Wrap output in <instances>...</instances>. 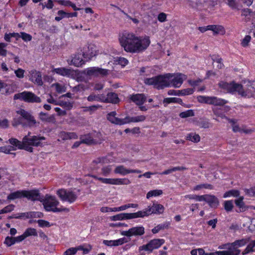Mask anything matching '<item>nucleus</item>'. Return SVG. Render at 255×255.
I'll use <instances>...</instances> for the list:
<instances>
[{
    "label": "nucleus",
    "instance_id": "1",
    "mask_svg": "<svg viewBox=\"0 0 255 255\" xmlns=\"http://www.w3.org/2000/svg\"><path fill=\"white\" fill-rule=\"evenodd\" d=\"M186 78V76L181 73L177 74L176 76H174L170 73H167L152 78H145L144 81L145 84L153 85L155 88L160 90L171 86L175 88H179Z\"/></svg>",
    "mask_w": 255,
    "mask_h": 255
},
{
    "label": "nucleus",
    "instance_id": "2",
    "mask_svg": "<svg viewBox=\"0 0 255 255\" xmlns=\"http://www.w3.org/2000/svg\"><path fill=\"white\" fill-rule=\"evenodd\" d=\"M119 40L125 50L131 53L139 52L146 49L150 43L149 37L140 39L133 33L128 32H124Z\"/></svg>",
    "mask_w": 255,
    "mask_h": 255
},
{
    "label": "nucleus",
    "instance_id": "3",
    "mask_svg": "<svg viewBox=\"0 0 255 255\" xmlns=\"http://www.w3.org/2000/svg\"><path fill=\"white\" fill-rule=\"evenodd\" d=\"M219 86L220 88L228 93L232 94L238 93L239 95L243 97L251 98L255 93V88L250 83H248L247 85L244 86L234 82L229 83L224 81H221L219 83Z\"/></svg>",
    "mask_w": 255,
    "mask_h": 255
},
{
    "label": "nucleus",
    "instance_id": "4",
    "mask_svg": "<svg viewBox=\"0 0 255 255\" xmlns=\"http://www.w3.org/2000/svg\"><path fill=\"white\" fill-rule=\"evenodd\" d=\"M20 116L17 119H15L12 123V126L16 127L19 125L23 127H32L36 124V121L32 114L24 109H20L16 111Z\"/></svg>",
    "mask_w": 255,
    "mask_h": 255
},
{
    "label": "nucleus",
    "instance_id": "5",
    "mask_svg": "<svg viewBox=\"0 0 255 255\" xmlns=\"http://www.w3.org/2000/svg\"><path fill=\"white\" fill-rule=\"evenodd\" d=\"M45 139V137L40 135H31L29 132L26 135L23 137L24 150L32 152L33 148L32 146H42V141Z\"/></svg>",
    "mask_w": 255,
    "mask_h": 255
},
{
    "label": "nucleus",
    "instance_id": "6",
    "mask_svg": "<svg viewBox=\"0 0 255 255\" xmlns=\"http://www.w3.org/2000/svg\"><path fill=\"white\" fill-rule=\"evenodd\" d=\"M43 203L44 209L46 211L53 212H59L63 211H67V208H58L57 206L59 204L56 197L46 194L45 197L43 196Z\"/></svg>",
    "mask_w": 255,
    "mask_h": 255
},
{
    "label": "nucleus",
    "instance_id": "7",
    "mask_svg": "<svg viewBox=\"0 0 255 255\" xmlns=\"http://www.w3.org/2000/svg\"><path fill=\"white\" fill-rule=\"evenodd\" d=\"M13 99L19 100L27 103H40L41 102V99L35 94L29 91H23L16 94L13 96Z\"/></svg>",
    "mask_w": 255,
    "mask_h": 255
},
{
    "label": "nucleus",
    "instance_id": "8",
    "mask_svg": "<svg viewBox=\"0 0 255 255\" xmlns=\"http://www.w3.org/2000/svg\"><path fill=\"white\" fill-rule=\"evenodd\" d=\"M164 209L163 205L154 202L151 207L148 206L143 211H139L136 214L137 218H143L152 214H160L163 212Z\"/></svg>",
    "mask_w": 255,
    "mask_h": 255
},
{
    "label": "nucleus",
    "instance_id": "9",
    "mask_svg": "<svg viewBox=\"0 0 255 255\" xmlns=\"http://www.w3.org/2000/svg\"><path fill=\"white\" fill-rule=\"evenodd\" d=\"M56 193L61 201L69 203L74 202L78 197L77 194L70 189H60Z\"/></svg>",
    "mask_w": 255,
    "mask_h": 255
},
{
    "label": "nucleus",
    "instance_id": "10",
    "mask_svg": "<svg viewBox=\"0 0 255 255\" xmlns=\"http://www.w3.org/2000/svg\"><path fill=\"white\" fill-rule=\"evenodd\" d=\"M197 100L199 103H205L215 106H223L228 103L227 100L218 98L217 97H209L205 96H199Z\"/></svg>",
    "mask_w": 255,
    "mask_h": 255
},
{
    "label": "nucleus",
    "instance_id": "11",
    "mask_svg": "<svg viewBox=\"0 0 255 255\" xmlns=\"http://www.w3.org/2000/svg\"><path fill=\"white\" fill-rule=\"evenodd\" d=\"M164 243L163 239H153L148 244L139 247V251H147L151 252L154 249H158Z\"/></svg>",
    "mask_w": 255,
    "mask_h": 255
},
{
    "label": "nucleus",
    "instance_id": "12",
    "mask_svg": "<svg viewBox=\"0 0 255 255\" xmlns=\"http://www.w3.org/2000/svg\"><path fill=\"white\" fill-rule=\"evenodd\" d=\"M23 197L32 201H39L42 202L43 195H41L39 190H23Z\"/></svg>",
    "mask_w": 255,
    "mask_h": 255
},
{
    "label": "nucleus",
    "instance_id": "13",
    "mask_svg": "<svg viewBox=\"0 0 255 255\" xmlns=\"http://www.w3.org/2000/svg\"><path fill=\"white\" fill-rule=\"evenodd\" d=\"M110 70L99 67H90L85 70L86 74L89 76H105L109 74Z\"/></svg>",
    "mask_w": 255,
    "mask_h": 255
},
{
    "label": "nucleus",
    "instance_id": "14",
    "mask_svg": "<svg viewBox=\"0 0 255 255\" xmlns=\"http://www.w3.org/2000/svg\"><path fill=\"white\" fill-rule=\"evenodd\" d=\"M144 228L143 226H136L130 228L128 231H123L121 234L127 237L141 236L144 234Z\"/></svg>",
    "mask_w": 255,
    "mask_h": 255
},
{
    "label": "nucleus",
    "instance_id": "15",
    "mask_svg": "<svg viewBox=\"0 0 255 255\" xmlns=\"http://www.w3.org/2000/svg\"><path fill=\"white\" fill-rule=\"evenodd\" d=\"M206 202L210 207L216 209L219 205V201L218 198L213 195H203L202 201Z\"/></svg>",
    "mask_w": 255,
    "mask_h": 255
},
{
    "label": "nucleus",
    "instance_id": "16",
    "mask_svg": "<svg viewBox=\"0 0 255 255\" xmlns=\"http://www.w3.org/2000/svg\"><path fill=\"white\" fill-rule=\"evenodd\" d=\"M96 55V50L94 45H86L83 48L82 56L87 59L90 60Z\"/></svg>",
    "mask_w": 255,
    "mask_h": 255
},
{
    "label": "nucleus",
    "instance_id": "17",
    "mask_svg": "<svg viewBox=\"0 0 255 255\" xmlns=\"http://www.w3.org/2000/svg\"><path fill=\"white\" fill-rule=\"evenodd\" d=\"M136 212L133 213H120L110 217L111 221H120L137 218Z\"/></svg>",
    "mask_w": 255,
    "mask_h": 255
},
{
    "label": "nucleus",
    "instance_id": "18",
    "mask_svg": "<svg viewBox=\"0 0 255 255\" xmlns=\"http://www.w3.org/2000/svg\"><path fill=\"white\" fill-rule=\"evenodd\" d=\"M116 115L117 113L115 111L111 112L107 115V119L112 124L120 126L126 124V118L120 119L116 117Z\"/></svg>",
    "mask_w": 255,
    "mask_h": 255
},
{
    "label": "nucleus",
    "instance_id": "19",
    "mask_svg": "<svg viewBox=\"0 0 255 255\" xmlns=\"http://www.w3.org/2000/svg\"><path fill=\"white\" fill-rule=\"evenodd\" d=\"M146 96L144 94H136L130 95L129 99L137 106L142 105L146 101Z\"/></svg>",
    "mask_w": 255,
    "mask_h": 255
},
{
    "label": "nucleus",
    "instance_id": "20",
    "mask_svg": "<svg viewBox=\"0 0 255 255\" xmlns=\"http://www.w3.org/2000/svg\"><path fill=\"white\" fill-rule=\"evenodd\" d=\"M247 243V241L246 239L238 240L232 243V253L234 255H239L241 253V250L238 248L244 246Z\"/></svg>",
    "mask_w": 255,
    "mask_h": 255
},
{
    "label": "nucleus",
    "instance_id": "21",
    "mask_svg": "<svg viewBox=\"0 0 255 255\" xmlns=\"http://www.w3.org/2000/svg\"><path fill=\"white\" fill-rule=\"evenodd\" d=\"M52 72L56 73V74L68 77H71L74 76V71L71 69L66 68L64 67H61L58 68H54L52 70Z\"/></svg>",
    "mask_w": 255,
    "mask_h": 255
},
{
    "label": "nucleus",
    "instance_id": "22",
    "mask_svg": "<svg viewBox=\"0 0 255 255\" xmlns=\"http://www.w3.org/2000/svg\"><path fill=\"white\" fill-rule=\"evenodd\" d=\"M30 73V80L38 86H42L43 82L42 80V75L39 71L36 70H32Z\"/></svg>",
    "mask_w": 255,
    "mask_h": 255
},
{
    "label": "nucleus",
    "instance_id": "23",
    "mask_svg": "<svg viewBox=\"0 0 255 255\" xmlns=\"http://www.w3.org/2000/svg\"><path fill=\"white\" fill-rule=\"evenodd\" d=\"M106 95L104 94H91L88 97L87 100L89 102L97 101L105 103Z\"/></svg>",
    "mask_w": 255,
    "mask_h": 255
},
{
    "label": "nucleus",
    "instance_id": "24",
    "mask_svg": "<svg viewBox=\"0 0 255 255\" xmlns=\"http://www.w3.org/2000/svg\"><path fill=\"white\" fill-rule=\"evenodd\" d=\"M82 57L79 53L75 54L71 61L72 64L76 67L82 66L85 64V61L82 59Z\"/></svg>",
    "mask_w": 255,
    "mask_h": 255
},
{
    "label": "nucleus",
    "instance_id": "25",
    "mask_svg": "<svg viewBox=\"0 0 255 255\" xmlns=\"http://www.w3.org/2000/svg\"><path fill=\"white\" fill-rule=\"evenodd\" d=\"M119 102V99L117 94L110 92L108 93L106 96V100L105 103H114L117 104Z\"/></svg>",
    "mask_w": 255,
    "mask_h": 255
},
{
    "label": "nucleus",
    "instance_id": "26",
    "mask_svg": "<svg viewBox=\"0 0 255 255\" xmlns=\"http://www.w3.org/2000/svg\"><path fill=\"white\" fill-rule=\"evenodd\" d=\"M80 138L82 143H85L88 145L97 143L96 140L93 138V137L90 133L81 135Z\"/></svg>",
    "mask_w": 255,
    "mask_h": 255
},
{
    "label": "nucleus",
    "instance_id": "27",
    "mask_svg": "<svg viewBox=\"0 0 255 255\" xmlns=\"http://www.w3.org/2000/svg\"><path fill=\"white\" fill-rule=\"evenodd\" d=\"M145 119L146 117L144 115H140L132 117L127 116L126 117V124L130 123H137L143 122L145 120Z\"/></svg>",
    "mask_w": 255,
    "mask_h": 255
},
{
    "label": "nucleus",
    "instance_id": "28",
    "mask_svg": "<svg viewBox=\"0 0 255 255\" xmlns=\"http://www.w3.org/2000/svg\"><path fill=\"white\" fill-rule=\"evenodd\" d=\"M111 184L112 185H128L131 182L126 178H111Z\"/></svg>",
    "mask_w": 255,
    "mask_h": 255
},
{
    "label": "nucleus",
    "instance_id": "29",
    "mask_svg": "<svg viewBox=\"0 0 255 255\" xmlns=\"http://www.w3.org/2000/svg\"><path fill=\"white\" fill-rule=\"evenodd\" d=\"M9 142L11 145L15 146L20 149H24V145L23 142V138H22V141L18 140V139L14 138H11L9 140Z\"/></svg>",
    "mask_w": 255,
    "mask_h": 255
},
{
    "label": "nucleus",
    "instance_id": "30",
    "mask_svg": "<svg viewBox=\"0 0 255 255\" xmlns=\"http://www.w3.org/2000/svg\"><path fill=\"white\" fill-rule=\"evenodd\" d=\"M22 197H23V190H19L9 194L7 197V199L8 200H13Z\"/></svg>",
    "mask_w": 255,
    "mask_h": 255
},
{
    "label": "nucleus",
    "instance_id": "31",
    "mask_svg": "<svg viewBox=\"0 0 255 255\" xmlns=\"http://www.w3.org/2000/svg\"><path fill=\"white\" fill-rule=\"evenodd\" d=\"M130 169L126 168L124 165H119L116 167L114 172L122 175H126L130 173Z\"/></svg>",
    "mask_w": 255,
    "mask_h": 255
},
{
    "label": "nucleus",
    "instance_id": "32",
    "mask_svg": "<svg viewBox=\"0 0 255 255\" xmlns=\"http://www.w3.org/2000/svg\"><path fill=\"white\" fill-rule=\"evenodd\" d=\"M243 199L244 198L243 197H240L235 201L236 206L239 208L238 210H236L237 212H241L246 210V207L243 202Z\"/></svg>",
    "mask_w": 255,
    "mask_h": 255
},
{
    "label": "nucleus",
    "instance_id": "33",
    "mask_svg": "<svg viewBox=\"0 0 255 255\" xmlns=\"http://www.w3.org/2000/svg\"><path fill=\"white\" fill-rule=\"evenodd\" d=\"M169 225V222H165L163 224H159L152 229V232L153 234L157 233L160 230L168 229Z\"/></svg>",
    "mask_w": 255,
    "mask_h": 255
},
{
    "label": "nucleus",
    "instance_id": "34",
    "mask_svg": "<svg viewBox=\"0 0 255 255\" xmlns=\"http://www.w3.org/2000/svg\"><path fill=\"white\" fill-rule=\"evenodd\" d=\"M186 168L183 166H177V167H173L172 168H170L167 170H166L160 173V174L161 175H167L169 174L170 173H171L173 172H175L176 171H182L184 170Z\"/></svg>",
    "mask_w": 255,
    "mask_h": 255
},
{
    "label": "nucleus",
    "instance_id": "35",
    "mask_svg": "<svg viewBox=\"0 0 255 255\" xmlns=\"http://www.w3.org/2000/svg\"><path fill=\"white\" fill-rule=\"evenodd\" d=\"M58 16L55 17V20L59 21L64 18H69V12H66L63 10H59L57 12Z\"/></svg>",
    "mask_w": 255,
    "mask_h": 255
},
{
    "label": "nucleus",
    "instance_id": "36",
    "mask_svg": "<svg viewBox=\"0 0 255 255\" xmlns=\"http://www.w3.org/2000/svg\"><path fill=\"white\" fill-rule=\"evenodd\" d=\"M163 194V191L162 190H150L146 194V198L149 199L152 197H157L160 196Z\"/></svg>",
    "mask_w": 255,
    "mask_h": 255
},
{
    "label": "nucleus",
    "instance_id": "37",
    "mask_svg": "<svg viewBox=\"0 0 255 255\" xmlns=\"http://www.w3.org/2000/svg\"><path fill=\"white\" fill-rule=\"evenodd\" d=\"M23 235L25 238L30 236H37V233L36 230L34 228H27L24 232L23 233Z\"/></svg>",
    "mask_w": 255,
    "mask_h": 255
},
{
    "label": "nucleus",
    "instance_id": "38",
    "mask_svg": "<svg viewBox=\"0 0 255 255\" xmlns=\"http://www.w3.org/2000/svg\"><path fill=\"white\" fill-rule=\"evenodd\" d=\"M213 189V186L211 184L205 183V184H201L197 185L194 186L193 188V190L194 191H199L201 190L202 189Z\"/></svg>",
    "mask_w": 255,
    "mask_h": 255
},
{
    "label": "nucleus",
    "instance_id": "39",
    "mask_svg": "<svg viewBox=\"0 0 255 255\" xmlns=\"http://www.w3.org/2000/svg\"><path fill=\"white\" fill-rule=\"evenodd\" d=\"M187 139L194 142H198L200 141V137L197 134L190 133L187 135Z\"/></svg>",
    "mask_w": 255,
    "mask_h": 255
},
{
    "label": "nucleus",
    "instance_id": "40",
    "mask_svg": "<svg viewBox=\"0 0 255 255\" xmlns=\"http://www.w3.org/2000/svg\"><path fill=\"white\" fill-rule=\"evenodd\" d=\"M255 247V240L252 241L247 247L243 252V255H245L251 252H253V248Z\"/></svg>",
    "mask_w": 255,
    "mask_h": 255
},
{
    "label": "nucleus",
    "instance_id": "41",
    "mask_svg": "<svg viewBox=\"0 0 255 255\" xmlns=\"http://www.w3.org/2000/svg\"><path fill=\"white\" fill-rule=\"evenodd\" d=\"M240 195V192L237 190H231L228 192H226L223 197L226 198L230 196L238 197Z\"/></svg>",
    "mask_w": 255,
    "mask_h": 255
},
{
    "label": "nucleus",
    "instance_id": "42",
    "mask_svg": "<svg viewBox=\"0 0 255 255\" xmlns=\"http://www.w3.org/2000/svg\"><path fill=\"white\" fill-rule=\"evenodd\" d=\"M194 115V111L192 110H188L185 112H181L179 114V116L181 118H186L192 117Z\"/></svg>",
    "mask_w": 255,
    "mask_h": 255
},
{
    "label": "nucleus",
    "instance_id": "43",
    "mask_svg": "<svg viewBox=\"0 0 255 255\" xmlns=\"http://www.w3.org/2000/svg\"><path fill=\"white\" fill-rule=\"evenodd\" d=\"M14 205L9 204L0 210V214L9 213L14 210Z\"/></svg>",
    "mask_w": 255,
    "mask_h": 255
},
{
    "label": "nucleus",
    "instance_id": "44",
    "mask_svg": "<svg viewBox=\"0 0 255 255\" xmlns=\"http://www.w3.org/2000/svg\"><path fill=\"white\" fill-rule=\"evenodd\" d=\"M194 90L192 88H187L181 90H178L177 92L180 93V96H185L191 95L193 93Z\"/></svg>",
    "mask_w": 255,
    "mask_h": 255
},
{
    "label": "nucleus",
    "instance_id": "45",
    "mask_svg": "<svg viewBox=\"0 0 255 255\" xmlns=\"http://www.w3.org/2000/svg\"><path fill=\"white\" fill-rule=\"evenodd\" d=\"M185 198H188L190 199H194L197 201H202L203 195H197L194 194H189L186 195L184 196Z\"/></svg>",
    "mask_w": 255,
    "mask_h": 255
},
{
    "label": "nucleus",
    "instance_id": "46",
    "mask_svg": "<svg viewBox=\"0 0 255 255\" xmlns=\"http://www.w3.org/2000/svg\"><path fill=\"white\" fill-rule=\"evenodd\" d=\"M227 4L233 9H239V4L235 0H227Z\"/></svg>",
    "mask_w": 255,
    "mask_h": 255
},
{
    "label": "nucleus",
    "instance_id": "47",
    "mask_svg": "<svg viewBox=\"0 0 255 255\" xmlns=\"http://www.w3.org/2000/svg\"><path fill=\"white\" fill-rule=\"evenodd\" d=\"M40 119L42 121L44 122H50L52 119V117H48V115L46 113H44L43 112H40L39 115Z\"/></svg>",
    "mask_w": 255,
    "mask_h": 255
},
{
    "label": "nucleus",
    "instance_id": "48",
    "mask_svg": "<svg viewBox=\"0 0 255 255\" xmlns=\"http://www.w3.org/2000/svg\"><path fill=\"white\" fill-rule=\"evenodd\" d=\"M224 208L226 211H231L233 208V203L231 200L226 201L224 203Z\"/></svg>",
    "mask_w": 255,
    "mask_h": 255
},
{
    "label": "nucleus",
    "instance_id": "49",
    "mask_svg": "<svg viewBox=\"0 0 255 255\" xmlns=\"http://www.w3.org/2000/svg\"><path fill=\"white\" fill-rule=\"evenodd\" d=\"M208 30H212L216 33H219V31L223 29L221 26H217L216 25H208Z\"/></svg>",
    "mask_w": 255,
    "mask_h": 255
},
{
    "label": "nucleus",
    "instance_id": "50",
    "mask_svg": "<svg viewBox=\"0 0 255 255\" xmlns=\"http://www.w3.org/2000/svg\"><path fill=\"white\" fill-rule=\"evenodd\" d=\"M4 243L6 244L7 246L10 247L15 244L14 238L9 236L6 237L5 239Z\"/></svg>",
    "mask_w": 255,
    "mask_h": 255
},
{
    "label": "nucleus",
    "instance_id": "51",
    "mask_svg": "<svg viewBox=\"0 0 255 255\" xmlns=\"http://www.w3.org/2000/svg\"><path fill=\"white\" fill-rule=\"evenodd\" d=\"M101 171L103 175L107 176L110 174L112 171L111 166L104 167L101 169Z\"/></svg>",
    "mask_w": 255,
    "mask_h": 255
},
{
    "label": "nucleus",
    "instance_id": "52",
    "mask_svg": "<svg viewBox=\"0 0 255 255\" xmlns=\"http://www.w3.org/2000/svg\"><path fill=\"white\" fill-rule=\"evenodd\" d=\"M218 249L220 250L227 249L226 251H230L231 252H233L231 243L222 244L219 246Z\"/></svg>",
    "mask_w": 255,
    "mask_h": 255
},
{
    "label": "nucleus",
    "instance_id": "53",
    "mask_svg": "<svg viewBox=\"0 0 255 255\" xmlns=\"http://www.w3.org/2000/svg\"><path fill=\"white\" fill-rule=\"evenodd\" d=\"M58 105H59L63 108H66L67 109H70L72 107V104L69 102H64V101H61L59 102V104Z\"/></svg>",
    "mask_w": 255,
    "mask_h": 255
},
{
    "label": "nucleus",
    "instance_id": "54",
    "mask_svg": "<svg viewBox=\"0 0 255 255\" xmlns=\"http://www.w3.org/2000/svg\"><path fill=\"white\" fill-rule=\"evenodd\" d=\"M29 218H41L43 214L39 212H29Z\"/></svg>",
    "mask_w": 255,
    "mask_h": 255
},
{
    "label": "nucleus",
    "instance_id": "55",
    "mask_svg": "<svg viewBox=\"0 0 255 255\" xmlns=\"http://www.w3.org/2000/svg\"><path fill=\"white\" fill-rule=\"evenodd\" d=\"M37 223L38 224V225L40 227H50V223L48 221H45L43 220H38L37 221Z\"/></svg>",
    "mask_w": 255,
    "mask_h": 255
},
{
    "label": "nucleus",
    "instance_id": "56",
    "mask_svg": "<svg viewBox=\"0 0 255 255\" xmlns=\"http://www.w3.org/2000/svg\"><path fill=\"white\" fill-rule=\"evenodd\" d=\"M20 35L22 39L25 41H29L32 39V36L30 34L25 32H20Z\"/></svg>",
    "mask_w": 255,
    "mask_h": 255
},
{
    "label": "nucleus",
    "instance_id": "57",
    "mask_svg": "<svg viewBox=\"0 0 255 255\" xmlns=\"http://www.w3.org/2000/svg\"><path fill=\"white\" fill-rule=\"evenodd\" d=\"M9 126V122L7 119L0 120V128H7Z\"/></svg>",
    "mask_w": 255,
    "mask_h": 255
},
{
    "label": "nucleus",
    "instance_id": "58",
    "mask_svg": "<svg viewBox=\"0 0 255 255\" xmlns=\"http://www.w3.org/2000/svg\"><path fill=\"white\" fill-rule=\"evenodd\" d=\"M251 37L250 35H246L243 39L241 44L243 47L248 46V43L251 41Z\"/></svg>",
    "mask_w": 255,
    "mask_h": 255
},
{
    "label": "nucleus",
    "instance_id": "59",
    "mask_svg": "<svg viewBox=\"0 0 255 255\" xmlns=\"http://www.w3.org/2000/svg\"><path fill=\"white\" fill-rule=\"evenodd\" d=\"M189 4L192 7H196L198 6L199 4L202 3V1L200 0H188Z\"/></svg>",
    "mask_w": 255,
    "mask_h": 255
},
{
    "label": "nucleus",
    "instance_id": "60",
    "mask_svg": "<svg viewBox=\"0 0 255 255\" xmlns=\"http://www.w3.org/2000/svg\"><path fill=\"white\" fill-rule=\"evenodd\" d=\"M14 73L19 78H22L24 77V70L21 68H18L17 70H15Z\"/></svg>",
    "mask_w": 255,
    "mask_h": 255
},
{
    "label": "nucleus",
    "instance_id": "61",
    "mask_svg": "<svg viewBox=\"0 0 255 255\" xmlns=\"http://www.w3.org/2000/svg\"><path fill=\"white\" fill-rule=\"evenodd\" d=\"M29 212L25 213H21L16 214L17 219H29Z\"/></svg>",
    "mask_w": 255,
    "mask_h": 255
},
{
    "label": "nucleus",
    "instance_id": "62",
    "mask_svg": "<svg viewBox=\"0 0 255 255\" xmlns=\"http://www.w3.org/2000/svg\"><path fill=\"white\" fill-rule=\"evenodd\" d=\"M76 253V249L74 248H70L64 253V255H75Z\"/></svg>",
    "mask_w": 255,
    "mask_h": 255
},
{
    "label": "nucleus",
    "instance_id": "63",
    "mask_svg": "<svg viewBox=\"0 0 255 255\" xmlns=\"http://www.w3.org/2000/svg\"><path fill=\"white\" fill-rule=\"evenodd\" d=\"M117 62H118V64L121 65L123 66H126L128 63V60L124 57L119 58Z\"/></svg>",
    "mask_w": 255,
    "mask_h": 255
},
{
    "label": "nucleus",
    "instance_id": "64",
    "mask_svg": "<svg viewBox=\"0 0 255 255\" xmlns=\"http://www.w3.org/2000/svg\"><path fill=\"white\" fill-rule=\"evenodd\" d=\"M216 255H234L232 252L230 251H217L215 252Z\"/></svg>",
    "mask_w": 255,
    "mask_h": 255
}]
</instances>
